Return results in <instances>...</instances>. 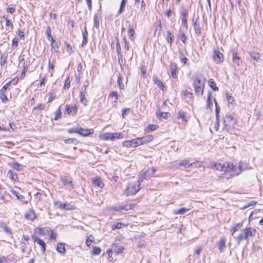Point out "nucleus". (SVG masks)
<instances>
[{"label": "nucleus", "mask_w": 263, "mask_h": 263, "mask_svg": "<svg viewBox=\"0 0 263 263\" xmlns=\"http://www.w3.org/2000/svg\"><path fill=\"white\" fill-rule=\"evenodd\" d=\"M226 170L224 174L221 175L225 177L227 179L232 178L235 176H237L238 172V167L237 168L236 165H234L232 163L226 162Z\"/></svg>", "instance_id": "nucleus-1"}, {"label": "nucleus", "mask_w": 263, "mask_h": 263, "mask_svg": "<svg viewBox=\"0 0 263 263\" xmlns=\"http://www.w3.org/2000/svg\"><path fill=\"white\" fill-rule=\"evenodd\" d=\"M140 181L129 183L125 191L124 194L127 196L133 195L136 194L140 190Z\"/></svg>", "instance_id": "nucleus-2"}, {"label": "nucleus", "mask_w": 263, "mask_h": 263, "mask_svg": "<svg viewBox=\"0 0 263 263\" xmlns=\"http://www.w3.org/2000/svg\"><path fill=\"white\" fill-rule=\"evenodd\" d=\"M195 93L198 96H202L204 88V82L199 78H196L193 83Z\"/></svg>", "instance_id": "nucleus-3"}, {"label": "nucleus", "mask_w": 263, "mask_h": 263, "mask_svg": "<svg viewBox=\"0 0 263 263\" xmlns=\"http://www.w3.org/2000/svg\"><path fill=\"white\" fill-rule=\"evenodd\" d=\"M121 135L122 134L120 133H106L101 136V138L104 140L115 141L117 139L122 138L123 137Z\"/></svg>", "instance_id": "nucleus-4"}, {"label": "nucleus", "mask_w": 263, "mask_h": 263, "mask_svg": "<svg viewBox=\"0 0 263 263\" xmlns=\"http://www.w3.org/2000/svg\"><path fill=\"white\" fill-rule=\"evenodd\" d=\"M141 143L142 142H140V139H139V138H137L131 140L125 141L123 143V145L127 147H135L137 146L138 145H141Z\"/></svg>", "instance_id": "nucleus-5"}, {"label": "nucleus", "mask_w": 263, "mask_h": 263, "mask_svg": "<svg viewBox=\"0 0 263 263\" xmlns=\"http://www.w3.org/2000/svg\"><path fill=\"white\" fill-rule=\"evenodd\" d=\"M78 106L76 105H70L66 104L65 106V113L70 116H74L78 112Z\"/></svg>", "instance_id": "nucleus-6"}, {"label": "nucleus", "mask_w": 263, "mask_h": 263, "mask_svg": "<svg viewBox=\"0 0 263 263\" xmlns=\"http://www.w3.org/2000/svg\"><path fill=\"white\" fill-rule=\"evenodd\" d=\"M246 240H248L249 237H252L255 236L256 233V230L251 227L246 228L243 229Z\"/></svg>", "instance_id": "nucleus-7"}, {"label": "nucleus", "mask_w": 263, "mask_h": 263, "mask_svg": "<svg viewBox=\"0 0 263 263\" xmlns=\"http://www.w3.org/2000/svg\"><path fill=\"white\" fill-rule=\"evenodd\" d=\"M252 169V167L249 165L246 162H240L238 166V172L237 174H240L242 171Z\"/></svg>", "instance_id": "nucleus-8"}, {"label": "nucleus", "mask_w": 263, "mask_h": 263, "mask_svg": "<svg viewBox=\"0 0 263 263\" xmlns=\"http://www.w3.org/2000/svg\"><path fill=\"white\" fill-rule=\"evenodd\" d=\"M231 53H232V61L233 62L239 66L241 62V59L238 56L237 52L233 49H231Z\"/></svg>", "instance_id": "nucleus-9"}, {"label": "nucleus", "mask_w": 263, "mask_h": 263, "mask_svg": "<svg viewBox=\"0 0 263 263\" xmlns=\"http://www.w3.org/2000/svg\"><path fill=\"white\" fill-rule=\"evenodd\" d=\"M32 238L34 242H37L41 247L42 253H45L46 250L45 243L42 239L37 238L35 235H32Z\"/></svg>", "instance_id": "nucleus-10"}, {"label": "nucleus", "mask_w": 263, "mask_h": 263, "mask_svg": "<svg viewBox=\"0 0 263 263\" xmlns=\"http://www.w3.org/2000/svg\"><path fill=\"white\" fill-rule=\"evenodd\" d=\"M213 57L215 61L218 62H222L223 61V55L218 50L214 51Z\"/></svg>", "instance_id": "nucleus-11"}, {"label": "nucleus", "mask_w": 263, "mask_h": 263, "mask_svg": "<svg viewBox=\"0 0 263 263\" xmlns=\"http://www.w3.org/2000/svg\"><path fill=\"white\" fill-rule=\"evenodd\" d=\"M177 65L175 62H172L170 64V69L171 70V76L174 78H177Z\"/></svg>", "instance_id": "nucleus-12"}, {"label": "nucleus", "mask_w": 263, "mask_h": 263, "mask_svg": "<svg viewBox=\"0 0 263 263\" xmlns=\"http://www.w3.org/2000/svg\"><path fill=\"white\" fill-rule=\"evenodd\" d=\"M93 133L92 128L84 129L83 128H79L78 134L83 136H88Z\"/></svg>", "instance_id": "nucleus-13"}, {"label": "nucleus", "mask_w": 263, "mask_h": 263, "mask_svg": "<svg viewBox=\"0 0 263 263\" xmlns=\"http://www.w3.org/2000/svg\"><path fill=\"white\" fill-rule=\"evenodd\" d=\"M25 217L31 220H33L35 218V214L33 210L29 209L25 214Z\"/></svg>", "instance_id": "nucleus-14"}, {"label": "nucleus", "mask_w": 263, "mask_h": 263, "mask_svg": "<svg viewBox=\"0 0 263 263\" xmlns=\"http://www.w3.org/2000/svg\"><path fill=\"white\" fill-rule=\"evenodd\" d=\"M139 139H140V142H142L141 144H143L152 141L154 139V137L151 135H148L139 138Z\"/></svg>", "instance_id": "nucleus-15"}, {"label": "nucleus", "mask_w": 263, "mask_h": 263, "mask_svg": "<svg viewBox=\"0 0 263 263\" xmlns=\"http://www.w3.org/2000/svg\"><path fill=\"white\" fill-rule=\"evenodd\" d=\"M60 180L64 185H68L70 186L72 189L73 188L72 181L71 180H68L66 176H61Z\"/></svg>", "instance_id": "nucleus-16"}, {"label": "nucleus", "mask_w": 263, "mask_h": 263, "mask_svg": "<svg viewBox=\"0 0 263 263\" xmlns=\"http://www.w3.org/2000/svg\"><path fill=\"white\" fill-rule=\"evenodd\" d=\"M92 184L99 187L102 188L104 186V183L102 182L101 179L99 177H96L92 179Z\"/></svg>", "instance_id": "nucleus-17"}, {"label": "nucleus", "mask_w": 263, "mask_h": 263, "mask_svg": "<svg viewBox=\"0 0 263 263\" xmlns=\"http://www.w3.org/2000/svg\"><path fill=\"white\" fill-rule=\"evenodd\" d=\"M111 247L114 251L118 254L122 253L124 250V247L122 246H119L117 243H113L111 246Z\"/></svg>", "instance_id": "nucleus-18"}, {"label": "nucleus", "mask_w": 263, "mask_h": 263, "mask_svg": "<svg viewBox=\"0 0 263 263\" xmlns=\"http://www.w3.org/2000/svg\"><path fill=\"white\" fill-rule=\"evenodd\" d=\"M86 93V90L82 91L80 93V102L85 106L87 105L88 102V100L85 97Z\"/></svg>", "instance_id": "nucleus-19"}, {"label": "nucleus", "mask_w": 263, "mask_h": 263, "mask_svg": "<svg viewBox=\"0 0 263 263\" xmlns=\"http://www.w3.org/2000/svg\"><path fill=\"white\" fill-rule=\"evenodd\" d=\"M243 226V221L240 222L239 223H236L234 225V226L231 228L230 232L232 233V235H233L234 234L239 230V229L241 228Z\"/></svg>", "instance_id": "nucleus-20"}, {"label": "nucleus", "mask_w": 263, "mask_h": 263, "mask_svg": "<svg viewBox=\"0 0 263 263\" xmlns=\"http://www.w3.org/2000/svg\"><path fill=\"white\" fill-rule=\"evenodd\" d=\"M193 26L195 33L196 35H199L201 33V29L200 27V24L198 22L197 20H195V21L193 20Z\"/></svg>", "instance_id": "nucleus-21"}, {"label": "nucleus", "mask_w": 263, "mask_h": 263, "mask_svg": "<svg viewBox=\"0 0 263 263\" xmlns=\"http://www.w3.org/2000/svg\"><path fill=\"white\" fill-rule=\"evenodd\" d=\"M153 81L155 84H156L162 90H164V86L162 82L157 76H155L153 77Z\"/></svg>", "instance_id": "nucleus-22"}, {"label": "nucleus", "mask_w": 263, "mask_h": 263, "mask_svg": "<svg viewBox=\"0 0 263 263\" xmlns=\"http://www.w3.org/2000/svg\"><path fill=\"white\" fill-rule=\"evenodd\" d=\"M218 249L220 252H222L226 247V241L225 239L222 238L220 239L217 243Z\"/></svg>", "instance_id": "nucleus-23"}, {"label": "nucleus", "mask_w": 263, "mask_h": 263, "mask_svg": "<svg viewBox=\"0 0 263 263\" xmlns=\"http://www.w3.org/2000/svg\"><path fill=\"white\" fill-rule=\"evenodd\" d=\"M156 171V168L152 167L148 170L146 172H145L143 174V177L144 179L149 178L150 176H152Z\"/></svg>", "instance_id": "nucleus-24"}, {"label": "nucleus", "mask_w": 263, "mask_h": 263, "mask_svg": "<svg viewBox=\"0 0 263 263\" xmlns=\"http://www.w3.org/2000/svg\"><path fill=\"white\" fill-rule=\"evenodd\" d=\"M0 227L4 230L7 234L9 235L12 234L11 229L8 227L5 222H1Z\"/></svg>", "instance_id": "nucleus-25"}, {"label": "nucleus", "mask_w": 263, "mask_h": 263, "mask_svg": "<svg viewBox=\"0 0 263 263\" xmlns=\"http://www.w3.org/2000/svg\"><path fill=\"white\" fill-rule=\"evenodd\" d=\"M178 37L180 39L183 44L186 43V36L185 35L184 31L182 30L181 28L179 30V32L178 34Z\"/></svg>", "instance_id": "nucleus-26"}, {"label": "nucleus", "mask_w": 263, "mask_h": 263, "mask_svg": "<svg viewBox=\"0 0 263 263\" xmlns=\"http://www.w3.org/2000/svg\"><path fill=\"white\" fill-rule=\"evenodd\" d=\"M234 239L238 244H239L241 240H246L243 230H242L241 233L237 237H234Z\"/></svg>", "instance_id": "nucleus-27"}, {"label": "nucleus", "mask_w": 263, "mask_h": 263, "mask_svg": "<svg viewBox=\"0 0 263 263\" xmlns=\"http://www.w3.org/2000/svg\"><path fill=\"white\" fill-rule=\"evenodd\" d=\"M214 167L216 168V170H220L221 171H224L226 172V162L223 164L221 163H215L214 164Z\"/></svg>", "instance_id": "nucleus-28"}, {"label": "nucleus", "mask_w": 263, "mask_h": 263, "mask_svg": "<svg viewBox=\"0 0 263 263\" xmlns=\"http://www.w3.org/2000/svg\"><path fill=\"white\" fill-rule=\"evenodd\" d=\"M249 54L252 59L257 62H260L261 59L260 58V54L258 52H251L249 53Z\"/></svg>", "instance_id": "nucleus-29"}, {"label": "nucleus", "mask_w": 263, "mask_h": 263, "mask_svg": "<svg viewBox=\"0 0 263 263\" xmlns=\"http://www.w3.org/2000/svg\"><path fill=\"white\" fill-rule=\"evenodd\" d=\"M0 65L2 67L4 66L7 62V55H6L5 53H3L2 52H0Z\"/></svg>", "instance_id": "nucleus-30"}, {"label": "nucleus", "mask_w": 263, "mask_h": 263, "mask_svg": "<svg viewBox=\"0 0 263 263\" xmlns=\"http://www.w3.org/2000/svg\"><path fill=\"white\" fill-rule=\"evenodd\" d=\"M208 84L209 86L214 90V91H218V87H217L216 84L214 81L213 79H211L208 81Z\"/></svg>", "instance_id": "nucleus-31"}, {"label": "nucleus", "mask_w": 263, "mask_h": 263, "mask_svg": "<svg viewBox=\"0 0 263 263\" xmlns=\"http://www.w3.org/2000/svg\"><path fill=\"white\" fill-rule=\"evenodd\" d=\"M194 164V163H190L189 161L187 160H183L179 163V165L189 167L193 166Z\"/></svg>", "instance_id": "nucleus-32"}, {"label": "nucleus", "mask_w": 263, "mask_h": 263, "mask_svg": "<svg viewBox=\"0 0 263 263\" xmlns=\"http://www.w3.org/2000/svg\"><path fill=\"white\" fill-rule=\"evenodd\" d=\"M177 118L178 119H181L183 122H187V120L185 116V113L183 111H179L177 112Z\"/></svg>", "instance_id": "nucleus-33"}, {"label": "nucleus", "mask_w": 263, "mask_h": 263, "mask_svg": "<svg viewBox=\"0 0 263 263\" xmlns=\"http://www.w3.org/2000/svg\"><path fill=\"white\" fill-rule=\"evenodd\" d=\"M56 249L60 253L64 254L65 253L66 250L64 243H59Z\"/></svg>", "instance_id": "nucleus-34"}, {"label": "nucleus", "mask_w": 263, "mask_h": 263, "mask_svg": "<svg viewBox=\"0 0 263 263\" xmlns=\"http://www.w3.org/2000/svg\"><path fill=\"white\" fill-rule=\"evenodd\" d=\"M60 208L61 209L67 210H72L74 209L73 205H70V204L66 203H61L60 205Z\"/></svg>", "instance_id": "nucleus-35"}, {"label": "nucleus", "mask_w": 263, "mask_h": 263, "mask_svg": "<svg viewBox=\"0 0 263 263\" xmlns=\"http://www.w3.org/2000/svg\"><path fill=\"white\" fill-rule=\"evenodd\" d=\"M190 209H186L184 208H181L178 210L175 211L174 213L175 214H180L183 215L188 212Z\"/></svg>", "instance_id": "nucleus-36"}, {"label": "nucleus", "mask_w": 263, "mask_h": 263, "mask_svg": "<svg viewBox=\"0 0 263 263\" xmlns=\"http://www.w3.org/2000/svg\"><path fill=\"white\" fill-rule=\"evenodd\" d=\"M9 176V178L13 180H16L18 179L17 175L15 173H14L12 171L9 170L8 172Z\"/></svg>", "instance_id": "nucleus-37"}, {"label": "nucleus", "mask_w": 263, "mask_h": 263, "mask_svg": "<svg viewBox=\"0 0 263 263\" xmlns=\"http://www.w3.org/2000/svg\"><path fill=\"white\" fill-rule=\"evenodd\" d=\"M117 82L121 89L124 88V85L122 82V77L121 74H119L118 76Z\"/></svg>", "instance_id": "nucleus-38"}, {"label": "nucleus", "mask_w": 263, "mask_h": 263, "mask_svg": "<svg viewBox=\"0 0 263 263\" xmlns=\"http://www.w3.org/2000/svg\"><path fill=\"white\" fill-rule=\"evenodd\" d=\"M101 249L100 247H95L91 251V254L93 255H99L101 253Z\"/></svg>", "instance_id": "nucleus-39"}, {"label": "nucleus", "mask_w": 263, "mask_h": 263, "mask_svg": "<svg viewBox=\"0 0 263 263\" xmlns=\"http://www.w3.org/2000/svg\"><path fill=\"white\" fill-rule=\"evenodd\" d=\"M174 37V35L170 31H167L166 41L171 45L172 44Z\"/></svg>", "instance_id": "nucleus-40"}, {"label": "nucleus", "mask_w": 263, "mask_h": 263, "mask_svg": "<svg viewBox=\"0 0 263 263\" xmlns=\"http://www.w3.org/2000/svg\"><path fill=\"white\" fill-rule=\"evenodd\" d=\"M131 209L132 207L130 204H126L124 206H120L118 208H117V209L116 210L118 211H122L123 210L128 211Z\"/></svg>", "instance_id": "nucleus-41"}, {"label": "nucleus", "mask_w": 263, "mask_h": 263, "mask_svg": "<svg viewBox=\"0 0 263 263\" xmlns=\"http://www.w3.org/2000/svg\"><path fill=\"white\" fill-rule=\"evenodd\" d=\"M212 92H209L208 94V97H207V108H209L211 107V106L212 105V102L211 101L212 100Z\"/></svg>", "instance_id": "nucleus-42"}, {"label": "nucleus", "mask_w": 263, "mask_h": 263, "mask_svg": "<svg viewBox=\"0 0 263 263\" xmlns=\"http://www.w3.org/2000/svg\"><path fill=\"white\" fill-rule=\"evenodd\" d=\"M226 118L228 119L230 121H232L233 124L234 125H237L238 123V120L236 118H235L232 115H227Z\"/></svg>", "instance_id": "nucleus-43"}, {"label": "nucleus", "mask_w": 263, "mask_h": 263, "mask_svg": "<svg viewBox=\"0 0 263 263\" xmlns=\"http://www.w3.org/2000/svg\"><path fill=\"white\" fill-rule=\"evenodd\" d=\"M214 102H215V106H216V108H215L216 118L218 119H219L220 107L218 105V104H217L215 99H214Z\"/></svg>", "instance_id": "nucleus-44"}, {"label": "nucleus", "mask_w": 263, "mask_h": 263, "mask_svg": "<svg viewBox=\"0 0 263 263\" xmlns=\"http://www.w3.org/2000/svg\"><path fill=\"white\" fill-rule=\"evenodd\" d=\"M94 241V238L92 235H89V237L87 238L86 240V245L88 247H90L91 246V242H92Z\"/></svg>", "instance_id": "nucleus-45"}, {"label": "nucleus", "mask_w": 263, "mask_h": 263, "mask_svg": "<svg viewBox=\"0 0 263 263\" xmlns=\"http://www.w3.org/2000/svg\"><path fill=\"white\" fill-rule=\"evenodd\" d=\"M12 194L16 196L17 199L23 201V200L24 199V197L23 195L20 194L18 192L15 191H12Z\"/></svg>", "instance_id": "nucleus-46"}, {"label": "nucleus", "mask_w": 263, "mask_h": 263, "mask_svg": "<svg viewBox=\"0 0 263 263\" xmlns=\"http://www.w3.org/2000/svg\"><path fill=\"white\" fill-rule=\"evenodd\" d=\"M3 18L5 19L6 21V26L7 27H9L11 28L12 30L13 28V25L11 23V21L9 20L7 17H5V16H3Z\"/></svg>", "instance_id": "nucleus-47"}, {"label": "nucleus", "mask_w": 263, "mask_h": 263, "mask_svg": "<svg viewBox=\"0 0 263 263\" xmlns=\"http://www.w3.org/2000/svg\"><path fill=\"white\" fill-rule=\"evenodd\" d=\"M62 112L60 108L59 107L55 112V118L54 120H57L61 118Z\"/></svg>", "instance_id": "nucleus-48"}, {"label": "nucleus", "mask_w": 263, "mask_h": 263, "mask_svg": "<svg viewBox=\"0 0 263 263\" xmlns=\"http://www.w3.org/2000/svg\"><path fill=\"white\" fill-rule=\"evenodd\" d=\"M124 224L121 222H118L112 226V230H115L116 229H119L122 228Z\"/></svg>", "instance_id": "nucleus-49"}, {"label": "nucleus", "mask_w": 263, "mask_h": 263, "mask_svg": "<svg viewBox=\"0 0 263 263\" xmlns=\"http://www.w3.org/2000/svg\"><path fill=\"white\" fill-rule=\"evenodd\" d=\"M109 97L114 98L115 102H117L118 99V95L116 91H112L109 94Z\"/></svg>", "instance_id": "nucleus-50"}, {"label": "nucleus", "mask_w": 263, "mask_h": 263, "mask_svg": "<svg viewBox=\"0 0 263 263\" xmlns=\"http://www.w3.org/2000/svg\"><path fill=\"white\" fill-rule=\"evenodd\" d=\"M126 4V0H122L120 5V8L118 11V13L121 14L124 10L125 6Z\"/></svg>", "instance_id": "nucleus-51"}, {"label": "nucleus", "mask_w": 263, "mask_h": 263, "mask_svg": "<svg viewBox=\"0 0 263 263\" xmlns=\"http://www.w3.org/2000/svg\"><path fill=\"white\" fill-rule=\"evenodd\" d=\"M11 82H8L3 87H2V88L0 89V92H5L7 89L9 87Z\"/></svg>", "instance_id": "nucleus-52"}, {"label": "nucleus", "mask_w": 263, "mask_h": 263, "mask_svg": "<svg viewBox=\"0 0 263 263\" xmlns=\"http://www.w3.org/2000/svg\"><path fill=\"white\" fill-rule=\"evenodd\" d=\"M46 34L47 36L48 40H50V38H51V28L49 26H47L46 30Z\"/></svg>", "instance_id": "nucleus-53"}, {"label": "nucleus", "mask_w": 263, "mask_h": 263, "mask_svg": "<svg viewBox=\"0 0 263 263\" xmlns=\"http://www.w3.org/2000/svg\"><path fill=\"white\" fill-rule=\"evenodd\" d=\"M0 99L3 103H5L8 100L7 97L5 94V92H0Z\"/></svg>", "instance_id": "nucleus-54"}, {"label": "nucleus", "mask_w": 263, "mask_h": 263, "mask_svg": "<svg viewBox=\"0 0 263 263\" xmlns=\"http://www.w3.org/2000/svg\"><path fill=\"white\" fill-rule=\"evenodd\" d=\"M70 86V81L69 80V78H68L65 81V84H64V88L65 89H68L69 88Z\"/></svg>", "instance_id": "nucleus-55"}, {"label": "nucleus", "mask_w": 263, "mask_h": 263, "mask_svg": "<svg viewBox=\"0 0 263 263\" xmlns=\"http://www.w3.org/2000/svg\"><path fill=\"white\" fill-rule=\"evenodd\" d=\"M158 126L157 125L151 124L149 125L147 128L149 131H153L156 130L158 128Z\"/></svg>", "instance_id": "nucleus-56"}, {"label": "nucleus", "mask_w": 263, "mask_h": 263, "mask_svg": "<svg viewBox=\"0 0 263 263\" xmlns=\"http://www.w3.org/2000/svg\"><path fill=\"white\" fill-rule=\"evenodd\" d=\"M128 32V35H129V37H133L135 33V32L133 28L130 26H129V27Z\"/></svg>", "instance_id": "nucleus-57"}, {"label": "nucleus", "mask_w": 263, "mask_h": 263, "mask_svg": "<svg viewBox=\"0 0 263 263\" xmlns=\"http://www.w3.org/2000/svg\"><path fill=\"white\" fill-rule=\"evenodd\" d=\"M94 25L96 28H99V18L97 15H95V17H94Z\"/></svg>", "instance_id": "nucleus-58"}, {"label": "nucleus", "mask_w": 263, "mask_h": 263, "mask_svg": "<svg viewBox=\"0 0 263 263\" xmlns=\"http://www.w3.org/2000/svg\"><path fill=\"white\" fill-rule=\"evenodd\" d=\"M45 109V104H39L36 106L34 107L33 110L39 109L40 110Z\"/></svg>", "instance_id": "nucleus-59"}, {"label": "nucleus", "mask_w": 263, "mask_h": 263, "mask_svg": "<svg viewBox=\"0 0 263 263\" xmlns=\"http://www.w3.org/2000/svg\"><path fill=\"white\" fill-rule=\"evenodd\" d=\"M107 254L108 255V259L111 261L113 259L112 257V251L111 249H108L106 251Z\"/></svg>", "instance_id": "nucleus-60"}, {"label": "nucleus", "mask_w": 263, "mask_h": 263, "mask_svg": "<svg viewBox=\"0 0 263 263\" xmlns=\"http://www.w3.org/2000/svg\"><path fill=\"white\" fill-rule=\"evenodd\" d=\"M13 167L18 171H20L22 168V165L18 163H15L13 165Z\"/></svg>", "instance_id": "nucleus-61"}, {"label": "nucleus", "mask_w": 263, "mask_h": 263, "mask_svg": "<svg viewBox=\"0 0 263 263\" xmlns=\"http://www.w3.org/2000/svg\"><path fill=\"white\" fill-rule=\"evenodd\" d=\"M182 26L187 28V19L184 17H181Z\"/></svg>", "instance_id": "nucleus-62"}, {"label": "nucleus", "mask_w": 263, "mask_h": 263, "mask_svg": "<svg viewBox=\"0 0 263 263\" xmlns=\"http://www.w3.org/2000/svg\"><path fill=\"white\" fill-rule=\"evenodd\" d=\"M159 118L166 119L168 117V112H162L159 114Z\"/></svg>", "instance_id": "nucleus-63"}, {"label": "nucleus", "mask_w": 263, "mask_h": 263, "mask_svg": "<svg viewBox=\"0 0 263 263\" xmlns=\"http://www.w3.org/2000/svg\"><path fill=\"white\" fill-rule=\"evenodd\" d=\"M18 45V39L16 38H14L12 41V46L14 47H17Z\"/></svg>", "instance_id": "nucleus-64"}]
</instances>
